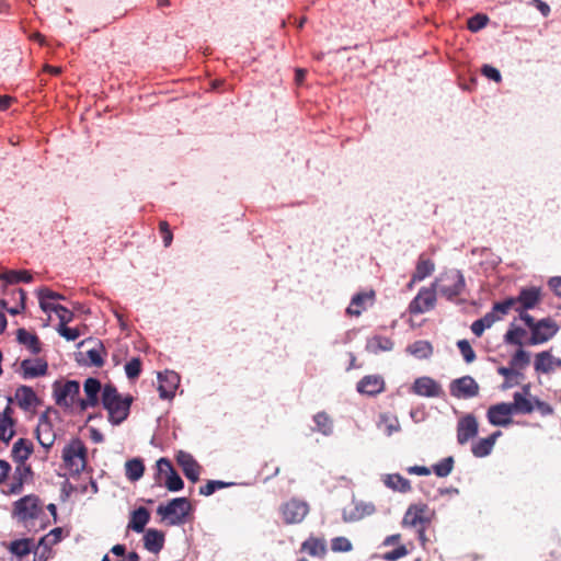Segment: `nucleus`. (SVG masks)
<instances>
[{"mask_svg":"<svg viewBox=\"0 0 561 561\" xmlns=\"http://www.w3.org/2000/svg\"><path fill=\"white\" fill-rule=\"evenodd\" d=\"M513 413L530 414L535 410L534 401L524 397L520 392L513 394V402L510 403Z\"/></svg>","mask_w":561,"mask_h":561,"instance_id":"34","label":"nucleus"},{"mask_svg":"<svg viewBox=\"0 0 561 561\" xmlns=\"http://www.w3.org/2000/svg\"><path fill=\"white\" fill-rule=\"evenodd\" d=\"M454 465V457H446L433 466V472L439 478H445L451 473Z\"/></svg>","mask_w":561,"mask_h":561,"instance_id":"47","label":"nucleus"},{"mask_svg":"<svg viewBox=\"0 0 561 561\" xmlns=\"http://www.w3.org/2000/svg\"><path fill=\"white\" fill-rule=\"evenodd\" d=\"M502 435L501 431H496L492 433L490 436L485 438H481L472 444L471 451L474 457L483 458L491 454L496 439Z\"/></svg>","mask_w":561,"mask_h":561,"instance_id":"25","label":"nucleus"},{"mask_svg":"<svg viewBox=\"0 0 561 561\" xmlns=\"http://www.w3.org/2000/svg\"><path fill=\"white\" fill-rule=\"evenodd\" d=\"M56 314L59 318L60 324L59 325H66L68 322H70L73 318V313L64 306H58L56 308Z\"/></svg>","mask_w":561,"mask_h":561,"instance_id":"62","label":"nucleus"},{"mask_svg":"<svg viewBox=\"0 0 561 561\" xmlns=\"http://www.w3.org/2000/svg\"><path fill=\"white\" fill-rule=\"evenodd\" d=\"M104 353V347L102 344H99L98 347L91 348L87 352V356L91 365L95 367H102L104 364V359L102 354Z\"/></svg>","mask_w":561,"mask_h":561,"instance_id":"56","label":"nucleus"},{"mask_svg":"<svg viewBox=\"0 0 561 561\" xmlns=\"http://www.w3.org/2000/svg\"><path fill=\"white\" fill-rule=\"evenodd\" d=\"M16 340L20 344L28 348V351L37 355L42 351V343L35 333L21 328L16 331Z\"/></svg>","mask_w":561,"mask_h":561,"instance_id":"27","label":"nucleus"},{"mask_svg":"<svg viewBox=\"0 0 561 561\" xmlns=\"http://www.w3.org/2000/svg\"><path fill=\"white\" fill-rule=\"evenodd\" d=\"M144 545L148 551L158 553L164 546V534L161 530L148 529L144 536Z\"/></svg>","mask_w":561,"mask_h":561,"instance_id":"29","label":"nucleus"},{"mask_svg":"<svg viewBox=\"0 0 561 561\" xmlns=\"http://www.w3.org/2000/svg\"><path fill=\"white\" fill-rule=\"evenodd\" d=\"M430 523L431 517L426 504L410 505L402 519V525L409 527H422Z\"/></svg>","mask_w":561,"mask_h":561,"instance_id":"13","label":"nucleus"},{"mask_svg":"<svg viewBox=\"0 0 561 561\" xmlns=\"http://www.w3.org/2000/svg\"><path fill=\"white\" fill-rule=\"evenodd\" d=\"M125 473L128 480L137 481L139 480L145 471V466L141 459L134 458L125 463Z\"/></svg>","mask_w":561,"mask_h":561,"instance_id":"39","label":"nucleus"},{"mask_svg":"<svg viewBox=\"0 0 561 561\" xmlns=\"http://www.w3.org/2000/svg\"><path fill=\"white\" fill-rule=\"evenodd\" d=\"M176 462L182 468L184 476L193 483L199 480L202 467L194 457L183 450L176 454Z\"/></svg>","mask_w":561,"mask_h":561,"instance_id":"17","label":"nucleus"},{"mask_svg":"<svg viewBox=\"0 0 561 561\" xmlns=\"http://www.w3.org/2000/svg\"><path fill=\"white\" fill-rule=\"evenodd\" d=\"M385 390V380L378 375L363 377L357 383V391L362 394L376 396Z\"/></svg>","mask_w":561,"mask_h":561,"instance_id":"22","label":"nucleus"},{"mask_svg":"<svg viewBox=\"0 0 561 561\" xmlns=\"http://www.w3.org/2000/svg\"><path fill=\"white\" fill-rule=\"evenodd\" d=\"M435 271V263L425 254H421L417 259L415 271L413 273V282H421L431 276Z\"/></svg>","mask_w":561,"mask_h":561,"instance_id":"28","label":"nucleus"},{"mask_svg":"<svg viewBox=\"0 0 561 561\" xmlns=\"http://www.w3.org/2000/svg\"><path fill=\"white\" fill-rule=\"evenodd\" d=\"M57 331L67 341H76L80 336V331L77 328H69L67 325H59Z\"/></svg>","mask_w":561,"mask_h":561,"instance_id":"61","label":"nucleus"},{"mask_svg":"<svg viewBox=\"0 0 561 561\" xmlns=\"http://www.w3.org/2000/svg\"><path fill=\"white\" fill-rule=\"evenodd\" d=\"M497 373H499V375L505 377V381L502 386L503 389L511 388L514 385L513 383L514 378L517 379V378L523 377V374L518 370H515L512 366H510V367L501 366L497 368Z\"/></svg>","mask_w":561,"mask_h":561,"instance_id":"48","label":"nucleus"},{"mask_svg":"<svg viewBox=\"0 0 561 561\" xmlns=\"http://www.w3.org/2000/svg\"><path fill=\"white\" fill-rule=\"evenodd\" d=\"M375 512V506L370 503H358L348 516H344L347 522H354L371 515Z\"/></svg>","mask_w":561,"mask_h":561,"instance_id":"41","label":"nucleus"},{"mask_svg":"<svg viewBox=\"0 0 561 561\" xmlns=\"http://www.w3.org/2000/svg\"><path fill=\"white\" fill-rule=\"evenodd\" d=\"M12 514L28 529L37 526L39 529H44L49 524V520H46L43 503L34 494L25 495L15 501Z\"/></svg>","mask_w":561,"mask_h":561,"instance_id":"1","label":"nucleus"},{"mask_svg":"<svg viewBox=\"0 0 561 561\" xmlns=\"http://www.w3.org/2000/svg\"><path fill=\"white\" fill-rule=\"evenodd\" d=\"M316 430L323 435H330L333 431V422L325 412H319L313 416Z\"/></svg>","mask_w":561,"mask_h":561,"instance_id":"42","label":"nucleus"},{"mask_svg":"<svg viewBox=\"0 0 561 561\" xmlns=\"http://www.w3.org/2000/svg\"><path fill=\"white\" fill-rule=\"evenodd\" d=\"M21 371L24 379L45 376L48 371V364L42 358L23 359L21 362Z\"/></svg>","mask_w":561,"mask_h":561,"instance_id":"21","label":"nucleus"},{"mask_svg":"<svg viewBox=\"0 0 561 561\" xmlns=\"http://www.w3.org/2000/svg\"><path fill=\"white\" fill-rule=\"evenodd\" d=\"M150 519V513L146 507H138L137 510L133 511L128 528L133 529L136 533H142L145 529V526L148 524Z\"/></svg>","mask_w":561,"mask_h":561,"instance_id":"30","label":"nucleus"},{"mask_svg":"<svg viewBox=\"0 0 561 561\" xmlns=\"http://www.w3.org/2000/svg\"><path fill=\"white\" fill-rule=\"evenodd\" d=\"M331 549L334 552H350L353 546L346 537L340 536L331 540Z\"/></svg>","mask_w":561,"mask_h":561,"instance_id":"55","label":"nucleus"},{"mask_svg":"<svg viewBox=\"0 0 561 561\" xmlns=\"http://www.w3.org/2000/svg\"><path fill=\"white\" fill-rule=\"evenodd\" d=\"M0 280L3 282V290L4 295L9 294L8 285L18 284V283H31L33 280V276L28 271H15L9 270L4 271L0 274Z\"/></svg>","mask_w":561,"mask_h":561,"instance_id":"24","label":"nucleus"},{"mask_svg":"<svg viewBox=\"0 0 561 561\" xmlns=\"http://www.w3.org/2000/svg\"><path fill=\"white\" fill-rule=\"evenodd\" d=\"M450 394L458 399H469L479 394L480 387L471 376H463L451 381Z\"/></svg>","mask_w":561,"mask_h":561,"instance_id":"11","label":"nucleus"},{"mask_svg":"<svg viewBox=\"0 0 561 561\" xmlns=\"http://www.w3.org/2000/svg\"><path fill=\"white\" fill-rule=\"evenodd\" d=\"M412 391L421 397L436 398L444 394L442 386L431 377H420L415 379Z\"/></svg>","mask_w":561,"mask_h":561,"instance_id":"18","label":"nucleus"},{"mask_svg":"<svg viewBox=\"0 0 561 561\" xmlns=\"http://www.w3.org/2000/svg\"><path fill=\"white\" fill-rule=\"evenodd\" d=\"M512 309L517 312V306L514 297H510L503 301L495 302L491 312H494L495 314H506Z\"/></svg>","mask_w":561,"mask_h":561,"instance_id":"49","label":"nucleus"},{"mask_svg":"<svg viewBox=\"0 0 561 561\" xmlns=\"http://www.w3.org/2000/svg\"><path fill=\"white\" fill-rule=\"evenodd\" d=\"M374 301V290L358 293L352 298L351 304L346 309V313L348 316L359 317L368 306H373Z\"/></svg>","mask_w":561,"mask_h":561,"instance_id":"20","label":"nucleus"},{"mask_svg":"<svg viewBox=\"0 0 561 561\" xmlns=\"http://www.w3.org/2000/svg\"><path fill=\"white\" fill-rule=\"evenodd\" d=\"M157 470H158V472H157L156 480L158 482H160L161 477L164 476L167 479L168 476L174 470V468L169 459L160 458L157 461Z\"/></svg>","mask_w":561,"mask_h":561,"instance_id":"58","label":"nucleus"},{"mask_svg":"<svg viewBox=\"0 0 561 561\" xmlns=\"http://www.w3.org/2000/svg\"><path fill=\"white\" fill-rule=\"evenodd\" d=\"M158 391L161 399H171L180 383V376L173 370L158 374Z\"/></svg>","mask_w":561,"mask_h":561,"instance_id":"16","label":"nucleus"},{"mask_svg":"<svg viewBox=\"0 0 561 561\" xmlns=\"http://www.w3.org/2000/svg\"><path fill=\"white\" fill-rule=\"evenodd\" d=\"M103 391L102 385L96 378H88L83 383V391L85 398H80L79 412H84L89 408H94L99 404V394Z\"/></svg>","mask_w":561,"mask_h":561,"instance_id":"14","label":"nucleus"},{"mask_svg":"<svg viewBox=\"0 0 561 561\" xmlns=\"http://www.w3.org/2000/svg\"><path fill=\"white\" fill-rule=\"evenodd\" d=\"M457 346L466 363L470 364L476 360V352L467 340H459Z\"/></svg>","mask_w":561,"mask_h":561,"instance_id":"54","label":"nucleus"},{"mask_svg":"<svg viewBox=\"0 0 561 561\" xmlns=\"http://www.w3.org/2000/svg\"><path fill=\"white\" fill-rule=\"evenodd\" d=\"M534 405H535V409L542 415V416H547V415H550L553 413V408L545 402V401H540L539 399H534Z\"/></svg>","mask_w":561,"mask_h":561,"instance_id":"64","label":"nucleus"},{"mask_svg":"<svg viewBox=\"0 0 561 561\" xmlns=\"http://www.w3.org/2000/svg\"><path fill=\"white\" fill-rule=\"evenodd\" d=\"M14 425L15 421H9V423H7L4 420L0 419V440H3L7 445L15 435Z\"/></svg>","mask_w":561,"mask_h":561,"instance_id":"50","label":"nucleus"},{"mask_svg":"<svg viewBox=\"0 0 561 561\" xmlns=\"http://www.w3.org/2000/svg\"><path fill=\"white\" fill-rule=\"evenodd\" d=\"M33 453V443L26 438H19L12 447V459L15 463L25 462Z\"/></svg>","mask_w":561,"mask_h":561,"instance_id":"26","label":"nucleus"},{"mask_svg":"<svg viewBox=\"0 0 561 561\" xmlns=\"http://www.w3.org/2000/svg\"><path fill=\"white\" fill-rule=\"evenodd\" d=\"M36 437L38 443L46 449L50 448L55 442V435L48 422L38 424L36 427Z\"/></svg>","mask_w":561,"mask_h":561,"instance_id":"38","label":"nucleus"},{"mask_svg":"<svg viewBox=\"0 0 561 561\" xmlns=\"http://www.w3.org/2000/svg\"><path fill=\"white\" fill-rule=\"evenodd\" d=\"M191 511L192 505L186 497L173 499L167 505H159L157 508V513L162 518L169 519L170 525L183 524Z\"/></svg>","mask_w":561,"mask_h":561,"instance_id":"7","label":"nucleus"},{"mask_svg":"<svg viewBox=\"0 0 561 561\" xmlns=\"http://www.w3.org/2000/svg\"><path fill=\"white\" fill-rule=\"evenodd\" d=\"M497 320H500L497 314L494 312H488L485 316L472 323L471 331L474 335L481 336L484 330L491 328Z\"/></svg>","mask_w":561,"mask_h":561,"instance_id":"36","label":"nucleus"},{"mask_svg":"<svg viewBox=\"0 0 561 561\" xmlns=\"http://www.w3.org/2000/svg\"><path fill=\"white\" fill-rule=\"evenodd\" d=\"M524 323L530 330V337L527 341L528 345H539L550 341L559 331V325L552 318H543L535 320L530 314L523 317Z\"/></svg>","mask_w":561,"mask_h":561,"instance_id":"3","label":"nucleus"},{"mask_svg":"<svg viewBox=\"0 0 561 561\" xmlns=\"http://www.w3.org/2000/svg\"><path fill=\"white\" fill-rule=\"evenodd\" d=\"M125 373L126 376L129 379H136L139 377L141 373V360L139 357L131 358L126 365H125Z\"/></svg>","mask_w":561,"mask_h":561,"instance_id":"53","label":"nucleus"},{"mask_svg":"<svg viewBox=\"0 0 561 561\" xmlns=\"http://www.w3.org/2000/svg\"><path fill=\"white\" fill-rule=\"evenodd\" d=\"M88 449L79 438L70 440L62 449V460L71 474H80L87 466Z\"/></svg>","mask_w":561,"mask_h":561,"instance_id":"6","label":"nucleus"},{"mask_svg":"<svg viewBox=\"0 0 561 561\" xmlns=\"http://www.w3.org/2000/svg\"><path fill=\"white\" fill-rule=\"evenodd\" d=\"M513 410L510 403L501 402L491 405L486 411V419L494 426H510L513 424Z\"/></svg>","mask_w":561,"mask_h":561,"instance_id":"12","label":"nucleus"},{"mask_svg":"<svg viewBox=\"0 0 561 561\" xmlns=\"http://www.w3.org/2000/svg\"><path fill=\"white\" fill-rule=\"evenodd\" d=\"M14 398L18 401L19 407L24 411H28L31 408H35L39 404V399L34 390L28 386H20L15 390Z\"/></svg>","mask_w":561,"mask_h":561,"instance_id":"23","label":"nucleus"},{"mask_svg":"<svg viewBox=\"0 0 561 561\" xmlns=\"http://www.w3.org/2000/svg\"><path fill=\"white\" fill-rule=\"evenodd\" d=\"M62 531L64 530L61 527H56V528L51 529L46 536L41 538V540L38 542L37 550L39 548H43L45 551H48V553H49L51 547L61 541Z\"/></svg>","mask_w":561,"mask_h":561,"instance_id":"40","label":"nucleus"},{"mask_svg":"<svg viewBox=\"0 0 561 561\" xmlns=\"http://www.w3.org/2000/svg\"><path fill=\"white\" fill-rule=\"evenodd\" d=\"M309 511L308 503L298 499H290L279 507L280 516L286 525L301 523L309 514Z\"/></svg>","mask_w":561,"mask_h":561,"instance_id":"9","label":"nucleus"},{"mask_svg":"<svg viewBox=\"0 0 561 561\" xmlns=\"http://www.w3.org/2000/svg\"><path fill=\"white\" fill-rule=\"evenodd\" d=\"M165 488L171 492H176L183 489L184 483L175 470H173L164 480Z\"/></svg>","mask_w":561,"mask_h":561,"instance_id":"52","label":"nucleus"},{"mask_svg":"<svg viewBox=\"0 0 561 561\" xmlns=\"http://www.w3.org/2000/svg\"><path fill=\"white\" fill-rule=\"evenodd\" d=\"M230 485V483L219 481V480H209L205 485L199 488V494L204 496L211 495L215 491L224 489Z\"/></svg>","mask_w":561,"mask_h":561,"instance_id":"51","label":"nucleus"},{"mask_svg":"<svg viewBox=\"0 0 561 561\" xmlns=\"http://www.w3.org/2000/svg\"><path fill=\"white\" fill-rule=\"evenodd\" d=\"M479 432V423L473 414H467L459 419L457 423V442L459 445L467 444L477 436Z\"/></svg>","mask_w":561,"mask_h":561,"instance_id":"15","label":"nucleus"},{"mask_svg":"<svg viewBox=\"0 0 561 561\" xmlns=\"http://www.w3.org/2000/svg\"><path fill=\"white\" fill-rule=\"evenodd\" d=\"M530 363V355L528 352H526L525 350L523 348H518L514 355L512 356L511 360H510V365L515 369V370H523L525 369Z\"/></svg>","mask_w":561,"mask_h":561,"instance_id":"45","label":"nucleus"},{"mask_svg":"<svg viewBox=\"0 0 561 561\" xmlns=\"http://www.w3.org/2000/svg\"><path fill=\"white\" fill-rule=\"evenodd\" d=\"M385 484L393 490L401 493L411 491V483L408 479L399 473L387 474L383 479Z\"/></svg>","mask_w":561,"mask_h":561,"instance_id":"35","label":"nucleus"},{"mask_svg":"<svg viewBox=\"0 0 561 561\" xmlns=\"http://www.w3.org/2000/svg\"><path fill=\"white\" fill-rule=\"evenodd\" d=\"M378 426L383 428L386 435L390 436L401 430L399 419L389 413H381L379 416Z\"/></svg>","mask_w":561,"mask_h":561,"instance_id":"37","label":"nucleus"},{"mask_svg":"<svg viewBox=\"0 0 561 561\" xmlns=\"http://www.w3.org/2000/svg\"><path fill=\"white\" fill-rule=\"evenodd\" d=\"M301 551L311 557H323L327 553L325 540L317 537H309L301 545Z\"/></svg>","mask_w":561,"mask_h":561,"instance_id":"31","label":"nucleus"},{"mask_svg":"<svg viewBox=\"0 0 561 561\" xmlns=\"http://www.w3.org/2000/svg\"><path fill=\"white\" fill-rule=\"evenodd\" d=\"M8 295H13V296L18 295L19 296L18 302L15 305H13L12 307H9L8 306L9 300L2 298V299H0V306L12 316H16V314L21 313L25 309L26 293L22 288H18V289H12L11 291H9Z\"/></svg>","mask_w":561,"mask_h":561,"instance_id":"33","label":"nucleus"},{"mask_svg":"<svg viewBox=\"0 0 561 561\" xmlns=\"http://www.w3.org/2000/svg\"><path fill=\"white\" fill-rule=\"evenodd\" d=\"M32 547L33 540L26 538L12 541L10 543L9 550L18 557H24L31 552Z\"/></svg>","mask_w":561,"mask_h":561,"instance_id":"46","label":"nucleus"},{"mask_svg":"<svg viewBox=\"0 0 561 561\" xmlns=\"http://www.w3.org/2000/svg\"><path fill=\"white\" fill-rule=\"evenodd\" d=\"M525 335H526L525 329H523L520 327H516L514 323H512L510 329L507 330V332L504 335V341L507 344L522 346L523 345L522 339Z\"/></svg>","mask_w":561,"mask_h":561,"instance_id":"44","label":"nucleus"},{"mask_svg":"<svg viewBox=\"0 0 561 561\" xmlns=\"http://www.w3.org/2000/svg\"><path fill=\"white\" fill-rule=\"evenodd\" d=\"M407 554H408V549L405 548V546L402 545L392 551L386 552L383 554V559L387 561H396L402 557H405Z\"/></svg>","mask_w":561,"mask_h":561,"instance_id":"63","label":"nucleus"},{"mask_svg":"<svg viewBox=\"0 0 561 561\" xmlns=\"http://www.w3.org/2000/svg\"><path fill=\"white\" fill-rule=\"evenodd\" d=\"M408 351L419 358H427L432 355L433 347L427 341H416L409 345Z\"/></svg>","mask_w":561,"mask_h":561,"instance_id":"43","label":"nucleus"},{"mask_svg":"<svg viewBox=\"0 0 561 561\" xmlns=\"http://www.w3.org/2000/svg\"><path fill=\"white\" fill-rule=\"evenodd\" d=\"M515 298L517 306V313L519 319L523 321L525 314H529L527 311L535 309L542 301V290L537 286L523 287Z\"/></svg>","mask_w":561,"mask_h":561,"instance_id":"8","label":"nucleus"},{"mask_svg":"<svg viewBox=\"0 0 561 561\" xmlns=\"http://www.w3.org/2000/svg\"><path fill=\"white\" fill-rule=\"evenodd\" d=\"M489 18L485 14H476L468 20V28L478 32L486 26Z\"/></svg>","mask_w":561,"mask_h":561,"instance_id":"57","label":"nucleus"},{"mask_svg":"<svg viewBox=\"0 0 561 561\" xmlns=\"http://www.w3.org/2000/svg\"><path fill=\"white\" fill-rule=\"evenodd\" d=\"M159 231L162 236L164 247L165 248L170 247L172 243V240H173V233L170 229L168 221L161 220L159 222Z\"/></svg>","mask_w":561,"mask_h":561,"instance_id":"60","label":"nucleus"},{"mask_svg":"<svg viewBox=\"0 0 561 561\" xmlns=\"http://www.w3.org/2000/svg\"><path fill=\"white\" fill-rule=\"evenodd\" d=\"M561 367V358L554 357L550 351H542L535 356L534 368L539 374H551Z\"/></svg>","mask_w":561,"mask_h":561,"instance_id":"19","label":"nucleus"},{"mask_svg":"<svg viewBox=\"0 0 561 561\" xmlns=\"http://www.w3.org/2000/svg\"><path fill=\"white\" fill-rule=\"evenodd\" d=\"M466 286L465 277L458 270H451L443 273L433 283L438 293L448 300H454L461 295Z\"/></svg>","mask_w":561,"mask_h":561,"instance_id":"5","label":"nucleus"},{"mask_svg":"<svg viewBox=\"0 0 561 561\" xmlns=\"http://www.w3.org/2000/svg\"><path fill=\"white\" fill-rule=\"evenodd\" d=\"M55 403L65 409L79 412L80 383L76 380H56L53 383Z\"/></svg>","mask_w":561,"mask_h":561,"instance_id":"4","label":"nucleus"},{"mask_svg":"<svg viewBox=\"0 0 561 561\" xmlns=\"http://www.w3.org/2000/svg\"><path fill=\"white\" fill-rule=\"evenodd\" d=\"M435 305L436 289L432 285L431 287H422L410 302L408 309L411 314H421L432 310Z\"/></svg>","mask_w":561,"mask_h":561,"instance_id":"10","label":"nucleus"},{"mask_svg":"<svg viewBox=\"0 0 561 561\" xmlns=\"http://www.w3.org/2000/svg\"><path fill=\"white\" fill-rule=\"evenodd\" d=\"M13 476H15V479L18 480L21 478V481L24 483L32 478L33 471L30 466L25 465V462L16 463Z\"/></svg>","mask_w":561,"mask_h":561,"instance_id":"59","label":"nucleus"},{"mask_svg":"<svg viewBox=\"0 0 561 561\" xmlns=\"http://www.w3.org/2000/svg\"><path fill=\"white\" fill-rule=\"evenodd\" d=\"M133 397H123L112 383H106L102 391V404L108 413V421L113 425H119L129 415Z\"/></svg>","mask_w":561,"mask_h":561,"instance_id":"2","label":"nucleus"},{"mask_svg":"<svg viewBox=\"0 0 561 561\" xmlns=\"http://www.w3.org/2000/svg\"><path fill=\"white\" fill-rule=\"evenodd\" d=\"M393 348V341L390 337L375 335L367 341L366 350L371 354L389 352Z\"/></svg>","mask_w":561,"mask_h":561,"instance_id":"32","label":"nucleus"}]
</instances>
